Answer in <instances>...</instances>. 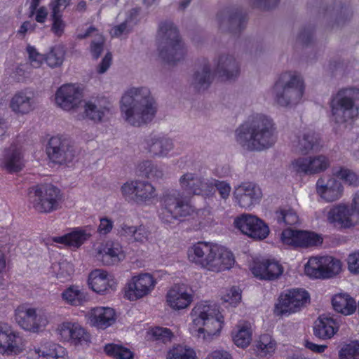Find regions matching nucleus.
<instances>
[{
	"mask_svg": "<svg viewBox=\"0 0 359 359\" xmlns=\"http://www.w3.org/2000/svg\"><path fill=\"white\" fill-rule=\"evenodd\" d=\"M167 359H197V355L191 347L179 344L173 345L169 349Z\"/></svg>",
	"mask_w": 359,
	"mask_h": 359,
	"instance_id": "37998d69",
	"label": "nucleus"
},
{
	"mask_svg": "<svg viewBox=\"0 0 359 359\" xmlns=\"http://www.w3.org/2000/svg\"><path fill=\"white\" fill-rule=\"evenodd\" d=\"M107 355L114 359H133L134 353L130 349L121 344L109 343L104 346Z\"/></svg>",
	"mask_w": 359,
	"mask_h": 359,
	"instance_id": "c03bdc74",
	"label": "nucleus"
},
{
	"mask_svg": "<svg viewBox=\"0 0 359 359\" xmlns=\"http://www.w3.org/2000/svg\"><path fill=\"white\" fill-rule=\"evenodd\" d=\"M136 172L147 178H161L163 175V170L154 165L151 161H144L139 163Z\"/></svg>",
	"mask_w": 359,
	"mask_h": 359,
	"instance_id": "49530a36",
	"label": "nucleus"
},
{
	"mask_svg": "<svg viewBox=\"0 0 359 359\" xmlns=\"http://www.w3.org/2000/svg\"><path fill=\"white\" fill-rule=\"evenodd\" d=\"M305 273L310 278L325 279L323 257L310 258L305 265Z\"/></svg>",
	"mask_w": 359,
	"mask_h": 359,
	"instance_id": "a18cd8bd",
	"label": "nucleus"
},
{
	"mask_svg": "<svg viewBox=\"0 0 359 359\" xmlns=\"http://www.w3.org/2000/svg\"><path fill=\"white\" fill-rule=\"evenodd\" d=\"M233 224L243 233L255 240H263L269 233V226L262 219L250 214H242L237 217Z\"/></svg>",
	"mask_w": 359,
	"mask_h": 359,
	"instance_id": "f8f14e48",
	"label": "nucleus"
},
{
	"mask_svg": "<svg viewBox=\"0 0 359 359\" xmlns=\"http://www.w3.org/2000/svg\"><path fill=\"white\" fill-rule=\"evenodd\" d=\"M246 15L238 8H228L226 11V32L239 34L246 26Z\"/></svg>",
	"mask_w": 359,
	"mask_h": 359,
	"instance_id": "2f4dec72",
	"label": "nucleus"
},
{
	"mask_svg": "<svg viewBox=\"0 0 359 359\" xmlns=\"http://www.w3.org/2000/svg\"><path fill=\"white\" fill-rule=\"evenodd\" d=\"M147 334L151 336L154 341H158L164 344L170 341L173 337V334L170 329L158 326L151 328Z\"/></svg>",
	"mask_w": 359,
	"mask_h": 359,
	"instance_id": "864d4df0",
	"label": "nucleus"
},
{
	"mask_svg": "<svg viewBox=\"0 0 359 359\" xmlns=\"http://www.w3.org/2000/svg\"><path fill=\"white\" fill-rule=\"evenodd\" d=\"M312 39L313 30L310 27L302 29L297 36V40L303 44H309Z\"/></svg>",
	"mask_w": 359,
	"mask_h": 359,
	"instance_id": "69168bd1",
	"label": "nucleus"
},
{
	"mask_svg": "<svg viewBox=\"0 0 359 359\" xmlns=\"http://www.w3.org/2000/svg\"><path fill=\"white\" fill-rule=\"evenodd\" d=\"M68 151L65 140L60 135L51 137L46 147L48 158L55 164L65 163L68 160Z\"/></svg>",
	"mask_w": 359,
	"mask_h": 359,
	"instance_id": "b1692460",
	"label": "nucleus"
},
{
	"mask_svg": "<svg viewBox=\"0 0 359 359\" xmlns=\"http://www.w3.org/2000/svg\"><path fill=\"white\" fill-rule=\"evenodd\" d=\"M323 264L325 279L332 278L339 274L341 271V262L333 257H323Z\"/></svg>",
	"mask_w": 359,
	"mask_h": 359,
	"instance_id": "de8ad7c7",
	"label": "nucleus"
},
{
	"mask_svg": "<svg viewBox=\"0 0 359 359\" xmlns=\"http://www.w3.org/2000/svg\"><path fill=\"white\" fill-rule=\"evenodd\" d=\"M168 305L175 309L180 310L187 308L192 302V294L186 291H182L176 287L168 290L166 295Z\"/></svg>",
	"mask_w": 359,
	"mask_h": 359,
	"instance_id": "473e14b6",
	"label": "nucleus"
},
{
	"mask_svg": "<svg viewBox=\"0 0 359 359\" xmlns=\"http://www.w3.org/2000/svg\"><path fill=\"white\" fill-rule=\"evenodd\" d=\"M180 184L187 195H201L205 198L212 196L217 191L222 198H224V181L215 180L208 183L196 174L186 173L180 179Z\"/></svg>",
	"mask_w": 359,
	"mask_h": 359,
	"instance_id": "1a4fd4ad",
	"label": "nucleus"
},
{
	"mask_svg": "<svg viewBox=\"0 0 359 359\" xmlns=\"http://www.w3.org/2000/svg\"><path fill=\"white\" fill-rule=\"evenodd\" d=\"M337 331V323L331 317L320 316L315 322L313 333L319 339H331Z\"/></svg>",
	"mask_w": 359,
	"mask_h": 359,
	"instance_id": "7c9ffc66",
	"label": "nucleus"
},
{
	"mask_svg": "<svg viewBox=\"0 0 359 359\" xmlns=\"http://www.w3.org/2000/svg\"><path fill=\"white\" fill-rule=\"evenodd\" d=\"M99 253L102 263L108 266L118 264L126 257L122 246L117 242H107Z\"/></svg>",
	"mask_w": 359,
	"mask_h": 359,
	"instance_id": "c756f323",
	"label": "nucleus"
},
{
	"mask_svg": "<svg viewBox=\"0 0 359 359\" xmlns=\"http://www.w3.org/2000/svg\"><path fill=\"white\" fill-rule=\"evenodd\" d=\"M158 38L159 56L165 63L175 65L184 58L186 48L172 22L165 20L160 23Z\"/></svg>",
	"mask_w": 359,
	"mask_h": 359,
	"instance_id": "39448f33",
	"label": "nucleus"
},
{
	"mask_svg": "<svg viewBox=\"0 0 359 359\" xmlns=\"http://www.w3.org/2000/svg\"><path fill=\"white\" fill-rule=\"evenodd\" d=\"M114 226V222L106 217H102L100 219V224L97 228V231L101 235H107L112 230Z\"/></svg>",
	"mask_w": 359,
	"mask_h": 359,
	"instance_id": "0e129e2a",
	"label": "nucleus"
},
{
	"mask_svg": "<svg viewBox=\"0 0 359 359\" xmlns=\"http://www.w3.org/2000/svg\"><path fill=\"white\" fill-rule=\"evenodd\" d=\"M252 324L248 321H239L233 332L232 337L235 344L241 348L249 346L252 341Z\"/></svg>",
	"mask_w": 359,
	"mask_h": 359,
	"instance_id": "c9c22d12",
	"label": "nucleus"
},
{
	"mask_svg": "<svg viewBox=\"0 0 359 359\" xmlns=\"http://www.w3.org/2000/svg\"><path fill=\"white\" fill-rule=\"evenodd\" d=\"M332 121L337 125L353 121L359 115V88L346 87L338 90L330 99Z\"/></svg>",
	"mask_w": 359,
	"mask_h": 359,
	"instance_id": "20e7f679",
	"label": "nucleus"
},
{
	"mask_svg": "<svg viewBox=\"0 0 359 359\" xmlns=\"http://www.w3.org/2000/svg\"><path fill=\"white\" fill-rule=\"evenodd\" d=\"M109 108L103 107L97 108V106L90 102H86L85 105V113L87 117L94 121H101L107 114L109 113Z\"/></svg>",
	"mask_w": 359,
	"mask_h": 359,
	"instance_id": "3c124183",
	"label": "nucleus"
},
{
	"mask_svg": "<svg viewBox=\"0 0 359 359\" xmlns=\"http://www.w3.org/2000/svg\"><path fill=\"white\" fill-rule=\"evenodd\" d=\"M237 142L248 151H261L272 147L277 140L272 118L257 114L248 117L236 130Z\"/></svg>",
	"mask_w": 359,
	"mask_h": 359,
	"instance_id": "f257e3e1",
	"label": "nucleus"
},
{
	"mask_svg": "<svg viewBox=\"0 0 359 359\" xmlns=\"http://www.w3.org/2000/svg\"><path fill=\"white\" fill-rule=\"evenodd\" d=\"M91 324L98 329L105 330L116 321V312L110 307L93 308L89 313Z\"/></svg>",
	"mask_w": 359,
	"mask_h": 359,
	"instance_id": "cd10ccee",
	"label": "nucleus"
},
{
	"mask_svg": "<svg viewBox=\"0 0 359 359\" xmlns=\"http://www.w3.org/2000/svg\"><path fill=\"white\" fill-rule=\"evenodd\" d=\"M15 319L19 326L25 330L37 332L41 327L36 309L27 308L25 305L17 307L15 311Z\"/></svg>",
	"mask_w": 359,
	"mask_h": 359,
	"instance_id": "393cba45",
	"label": "nucleus"
},
{
	"mask_svg": "<svg viewBox=\"0 0 359 359\" xmlns=\"http://www.w3.org/2000/svg\"><path fill=\"white\" fill-rule=\"evenodd\" d=\"M0 165L8 173L21 171L25 166L21 149L12 144L9 148L5 149Z\"/></svg>",
	"mask_w": 359,
	"mask_h": 359,
	"instance_id": "a878e982",
	"label": "nucleus"
},
{
	"mask_svg": "<svg viewBox=\"0 0 359 359\" xmlns=\"http://www.w3.org/2000/svg\"><path fill=\"white\" fill-rule=\"evenodd\" d=\"M51 20L53 21L51 31L54 33L55 35L61 36L64 33L66 26L65 22L62 20V12H57L55 8L54 12L52 11L51 13Z\"/></svg>",
	"mask_w": 359,
	"mask_h": 359,
	"instance_id": "13d9d810",
	"label": "nucleus"
},
{
	"mask_svg": "<svg viewBox=\"0 0 359 359\" xmlns=\"http://www.w3.org/2000/svg\"><path fill=\"white\" fill-rule=\"evenodd\" d=\"M121 111L133 126H141L152 121L156 113L154 99L146 87L131 88L121 100Z\"/></svg>",
	"mask_w": 359,
	"mask_h": 359,
	"instance_id": "f03ea898",
	"label": "nucleus"
},
{
	"mask_svg": "<svg viewBox=\"0 0 359 359\" xmlns=\"http://www.w3.org/2000/svg\"><path fill=\"white\" fill-rule=\"evenodd\" d=\"M240 66L233 56L226 57V81L233 80L238 76Z\"/></svg>",
	"mask_w": 359,
	"mask_h": 359,
	"instance_id": "6e6d98bb",
	"label": "nucleus"
},
{
	"mask_svg": "<svg viewBox=\"0 0 359 359\" xmlns=\"http://www.w3.org/2000/svg\"><path fill=\"white\" fill-rule=\"evenodd\" d=\"M160 201L162 208L159 218L164 224H171L175 220L181 221L195 210L187 197H184L177 189L165 191Z\"/></svg>",
	"mask_w": 359,
	"mask_h": 359,
	"instance_id": "423d86ee",
	"label": "nucleus"
},
{
	"mask_svg": "<svg viewBox=\"0 0 359 359\" xmlns=\"http://www.w3.org/2000/svg\"><path fill=\"white\" fill-rule=\"evenodd\" d=\"M120 233L122 236H130L137 242L144 243L148 240L150 232L144 225L133 226L123 224L121 226Z\"/></svg>",
	"mask_w": 359,
	"mask_h": 359,
	"instance_id": "79ce46f5",
	"label": "nucleus"
},
{
	"mask_svg": "<svg viewBox=\"0 0 359 359\" xmlns=\"http://www.w3.org/2000/svg\"><path fill=\"white\" fill-rule=\"evenodd\" d=\"M348 269L351 273L359 274V252H354L348 257Z\"/></svg>",
	"mask_w": 359,
	"mask_h": 359,
	"instance_id": "e2e57ef3",
	"label": "nucleus"
},
{
	"mask_svg": "<svg viewBox=\"0 0 359 359\" xmlns=\"http://www.w3.org/2000/svg\"><path fill=\"white\" fill-rule=\"evenodd\" d=\"M241 290L236 286L231 287L226 294V302L233 307H236L241 302Z\"/></svg>",
	"mask_w": 359,
	"mask_h": 359,
	"instance_id": "052dcab7",
	"label": "nucleus"
},
{
	"mask_svg": "<svg viewBox=\"0 0 359 359\" xmlns=\"http://www.w3.org/2000/svg\"><path fill=\"white\" fill-rule=\"evenodd\" d=\"M336 175L350 186L358 187L359 185L358 176L350 169L341 168L336 172Z\"/></svg>",
	"mask_w": 359,
	"mask_h": 359,
	"instance_id": "4d7b16f0",
	"label": "nucleus"
},
{
	"mask_svg": "<svg viewBox=\"0 0 359 359\" xmlns=\"http://www.w3.org/2000/svg\"><path fill=\"white\" fill-rule=\"evenodd\" d=\"M87 238L88 235L85 230L76 229L63 236H53L51 241L65 246L79 248L87 240Z\"/></svg>",
	"mask_w": 359,
	"mask_h": 359,
	"instance_id": "e433bc0d",
	"label": "nucleus"
},
{
	"mask_svg": "<svg viewBox=\"0 0 359 359\" xmlns=\"http://www.w3.org/2000/svg\"><path fill=\"white\" fill-rule=\"evenodd\" d=\"M275 219L280 225H294L298 223L299 217L292 209H280L275 213Z\"/></svg>",
	"mask_w": 359,
	"mask_h": 359,
	"instance_id": "8fccbe9b",
	"label": "nucleus"
},
{
	"mask_svg": "<svg viewBox=\"0 0 359 359\" xmlns=\"http://www.w3.org/2000/svg\"><path fill=\"white\" fill-rule=\"evenodd\" d=\"M88 282L90 288L100 294H104L109 290H114L116 287L114 278L107 271L101 269L91 271Z\"/></svg>",
	"mask_w": 359,
	"mask_h": 359,
	"instance_id": "5701e85b",
	"label": "nucleus"
},
{
	"mask_svg": "<svg viewBox=\"0 0 359 359\" xmlns=\"http://www.w3.org/2000/svg\"><path fill=\"white\" fill-rule=\"evenodd\" d=\"M27 51L31 65L34 67H39L44 62V55L39 53L34 46L28 45Z\"/></svg>",
	"mask_w": 359,
	"mask_h": 359,
	"instance_id": "bf43d9fd",
	"label": "nucleus"
},
{
	"mask_svg": "<svg viewBox=\"0 0 359 359\" xmlns=\"http://www.w3.org/2000/svg\"><path fill=\"white\" fill-rule=\"evenodd\" d=\"M23 349V339L19 333L13 331L8 323L0 322V353L18 355Z\"/></svg>",
	"mask_w": 359,
	"mask_h": 359,
	"instance_id": "dca6fc26",
	"label": "nucleus"
},
{
	"mask_svg": "<svg viewBox=\"0 0 359 359\" xmlns=\"http://www.w3.org/2000/svg\"><path fill=\"white\" fill-rule=\"evenodd\" d=\"M112 60V55L111 53H107L102 58L98 68L97 72L100 74L104 73L110 67Z\"/></svg>",
	"mask_w": 359,
	"mask_h": 359,
	"instance_id": "338daca9",
	"label": "nucleus"
},
{
	"mask_svg": "<svg viewBox=\"0 0 359 359\" xmlns=\"http://www.w3.org/2000/svg\"><path fill=\"white\" fill-rule=\"evenodd\" d=\"M256 348L257 352L262 355H271L276 350V342L271 335L264 334L261 335L257 341Z\"/></svg>",
	"mask_w": 359,
	"mask_h": 359,
	"instance_id": "09e8293b",
	"label": "nucleus"
},
{
	"mask_svg": "<svg viewBox=\"0 0 359 359\" xmlns=\"http://www.w3.org/2000/svg\"><path fill=\"white\" fill-rule=\"evenodd\" d=\"M34 351L39 357L45 359H65L67 356L66 348L53 342H46L39 347L35 348Z\"/></svg>",
	"mask_w": 359,
	"mask_h": 359,
	"instance_id": "f704fd0d",
	"label": "nucleus"
},
{
	"mask_svg": "<svg viewBox=\"0 0 359 359\" xmlns=\"http://www.w3.org/2000/svg\"><path fill=\"white\" fill-rule=\"evenodd\" d=\"M156 280L149 273H141L134 276L128 283L125 296L130 301H135L147 295L154 289Z\"/></svg>",
	"mask_w": 359,
	"mask_h": 359,
	"instance_id": "a211bd4d",
	"label": "nucleus"
},
{
	"mask_svg": "<svg viewBox=\"0 0 359 359\" xmlns=\"http://www.w3.org/2000/svg\"><path fill=\"white\" fill-rule=\"evenodd\" d=\"M249 4L254 8L262 10H269L275 8L280 0H248Z\"/></svg>",
	"mask_w": 359,
	"mask_h": 359,
	"instance_id": "680f3d73",
	"label": "nucleus"
},
{
	"mask_svg": "<svg viewBox=\"0 0 359 359\" xmlns=\"http://www.w3.org/2000/svg\"><path fill=\"white\" fill-rule=\"evenodd\" d=\"M64 60V52L59 47H52L50 51L44 55V62L50 67L60 66Z\"/></svg>",
	"mask_w": 359,
	"mask_h": 359,
	"instance_id": "603ef678",
	"label": "nucleus"
},
{
	"mask_svg": "<svg viewBox=\"0 0 359 359\" xmlns=\"http://www.w3.org/2000/svg\"><path fill=\"white\" fill-rule=\"evenodd\" d=\"M318 135L311 130L301 133L293 140V146L299 153L307 154L311 151L318 150L320 146Z\"/></svg>",
	"mask_w": 359,
	"mask_h": 359,
	"instance_id": "c85d7f7f",
	"label": "nucleus"
},
{
	"mask_svg": "<svg viewBox=\"0 0 359 359\" xmlns=\"http://www.w3.org/2000/svg\"><path fill=\"white\" fill-rule=\"evenodd\" d=\"M57 332L62 341L74 346L88 345L90 342V334L78 323L63 322Z\"/></svg>",
	"mask_w": 359,
	"mask_h": 359,
	"instance_id": "4468645a",
	"label": "nucleus"
},
{
	"mask_svg": "<svg viewBox=\"0 0 359 359\" xmlns=\"http://www.w3.org/2000/svg\"><path fill=\"white\" fill-rule=\"evenodd\" d=\"M219 311L215 308L212 309L210 304L199 303L197 304L191 311V316L194 317L193 323L198 327L199 333H205V332L210 333L211 330L208 331L205 330L210 328L209 325L216 324L220 327L222 322L219 319Z\"/></svg>",
	"mask_w": 359,
	"mask_h": 359,
	"instance_id": "2eb2a0df",
	"label": "nucleus"
},
{
	"mask_svg": "<svg viewBox=\"0 0 359 359\" xmlns=\"http://www.w3.org/2000/svg\"><path fill=\"white\" fill-rule=\"evenodd\" d=\"M330 166L329 158L324 155L302 156L291 163L292 170L298 174L312 175L324 172Z\"/></svg>",
	"mask_w": 359,
	"mask_h": 359,
	"instance_id": "ddd939ff",
	"label": "nucleus"
},
{
	"mask_svg": "<svg viewBox=\"0 0 359 359\" xmlns=\"http://www.w3.org/2000/svg\"><path fill=\"white\" fill-rule=\"evenodd\" d=\"M233 195L239 206L248 208L259 203L262 193L256 184L245 183L236 188Z\"/></svg>",
	"mask_w": 359,
	"mask_h": 359,
	"instance_id": "412c9836",
	"label": "nucleus"
},
{
	"mask_svg": "<svg viewBox=\"0 0 359 359\" xmlns=\"http://www.w3.org/2000/svg\"><path fill=\"white\" fill-rule=\"evenodd\" d=\"M29 201L39 213H50L60 208L62 194L52 184H37L28 189Z\"/></svg>",
	"mask_w": 359,
	"mask_h": 359,
	"instance_id": "0eeeda50",
	"label": "nucleus"
},
{
	"mask_svg": "<svg viewBox=\"0 0 359 359\" xmlns=\"http://www.w3.org/2000/svg\"><path fill=\"white\" fill-rule=\"evenodd\" d=\"M188 259L192 263L212 271L222 269L224 259L217 245L199 241L188 249Z\"/></svg>",
	"mask_w": 359,
	"mask_h": 359,
	"instance_id": "6e6552de",
	"label": "nucleus"
},
{
	"mask_svg": "<svg viewBox=\"0 0 359 359\" xmlns=\"http://www.w3.org/2000/svg\"><path fill=\"white\" fill-rule=\"evenodd\" d=\"M214 74L210 71V66L207 60H203L201 72H196L194 74V84L198 91L207 89L212 81Z\"/></svg>",
	"mask_w": 359,
	"mask_h": 359,
	"instance_id": "ea45409f",
	"label": "nucleus"
},
{
	"mask_svg": "<svg viewBox=\"0 0 359 359\" xmlns=\"http://www.w3.org/2000/svg\"><path fill=\"white\" fill-rule=\"evenodd\" d=\"M281 241L284 244L302 248L314 246L323 243V238L313 232L294 230L290 228L282 231Z\"/></svg>",
	"mask_w": 359,
	"mask_h": 359,
	"instance_id": "f3484780",
	"label": "nucleus"
},
{
	"mask_svg": "<svg viewBox=\"0 0 359 359\" xmlns=\"http://www.w3.org/2000/svg\"><path fill=\"white\" fill-rule=\"evenodd\" d=\"M35 20L39 23H44L48 17V11L45 6L38 7L34 11Z\"/></svg>",
	"mask_w": 359,
	"mask_h": 359,
	"instance_id": "774afa93",
	"label": "nucleus"
},
{
	"mask_svg": "<svg viewBox=\"0 0 359 359\" xmlns=\"http://www.w3.org/2000/svg\"><path fill=\"white\" fill-rule=\"evenodd\" d=\"M309 294L302 289H292L282 293L275 306L277 316L299 311L309 301Z\"/></svg>",
	"mask_w": 359,
	"mask_h": 359,
	"instance_id": "9b49d317",
	"label": "nucleus"
},
{
	"mask_svg": "<svg viewBox=\"0 0 359 359\" xmlns=\"http://www.w3.org/2000/svg\"><path fill=\"white\" fill-rule=\"evenodd\" d=\"M121 193L126 201L137 205L149 204L156 196V189L151 183L140 180L124 183Z\"/></svg>",
	"mask_w": 359,
	"mask_h": 359,
	"instance_id": "9d476101",
	"label": "nucleus"
},
{
	"mask_svg": "<svg viewBox=\"0 0 359 359\" xmlns=\"http://www.w3.org/2000/svg\"><path fill=\"white\" fill-rule=\"evenodd\" d=\"M149 152L154 156H166L172 149V142L164 136L151 137L147 140Z\"/></svg>",
	"mask_w": 359,
	"mask_h": 359,
	"instance_id": "4c0bfd02",
	"label": "nucleus"
},
{
	"mask_svg": "<svg viewBox=\"0 0 359 359\" xmlns=\"http://www.w3.org/2000/svg\"><path fill=\"white\" fill-rule=\"evenodd\" d=\"M82 99L80 89L72 84H65L55 93V102L64 110L69 111L78 107Z\"/></svg>",
	"mask_w": 359,
	"mask_h": 359,
	"instance_id": "aec40b11",
	"label": "nucleus"
},
{
	"mask_svg": "<svg viewBox=\"0 0 359 359\" xmlns=\"http://www.w3.org/2000/svg\"><path fill=\"white\" fill-rule=\"evenodd\" d=\"M323 212L327 222L337 229H348L353 226L351 210L346 204L339 203L325 209Z\"/></svg>",
	"mask_w": 359,
	"mask_h": 359,
	"instance_id": "6ab92c4d",
	"label": "nucleus"
},
{
	"mask_svg": "<svg viewBox=\"0 0 359 359\" xmlns=\"http://www.w3.org/2000/svg\"><path fill=\"white\" fill-rule=\"evenodd\" d=\"M339 359H359V341L344 346L339 351Z\"/></svg>",
	"mask_w": 359,
	"mask_h": 359,
	"instance_id": "5fc2aeb1",
	"label": "nucleus"
},
{
	"mask_svg": "<svg viewBox=\"0 0 359 359\" xmlns=\"http://www.w3.org/2000/svg\"><path fill=\"white\" fill-rule=\"evenodd\" d=\"M305 91L304 81L297 72L281 73L271 88V95L277 106L290 108L299 104Z\"/></svg>",
	"mask_w": 359,
	"mask_h": 359,
	"instance_id": "7ed1b4c3",
	"label": "nucleus"
},
{
	"mask_svg": "<svg viewBox=\"0 0 359 359\" xmlns=\"http://www.w3.org/2000/svg\"><path fill=\"white\" fill-rule=\"evenodd\" d=\"M61 297L66 304L73 306H83L89 300L88 292L78 285L68 287L62 292Z\"/></svg>",
	"mask_w": 359,
	"mask_h": 359,
	"instance_id": "72a5a7b5",
	"label": "nucleus"
},
{
	"mask_svg": "<svg viewBox=\"0 0 359 359\" xmlns=\"http://www.w3.org/2000/svg\"><path fill=\"white\" fill-rule=\"evenodd\" d=\"M316 191L325 201L332 202L341 197L344 189L341 183L335 178H330L326 183H324L323 180L318 179Z\"/></svg>",
	"mask_w": 359,
	"mask_h": 359,
	"instance_id": "bb28decb",
	"label": "nucleus"
},
{
	"mask_svg": "<svg viewBox=\"0 0 359 359\" xmlns=\"http://www.w3.org/2000/svg\"><path fill=\"white\" fill-rule=\"evenodd\" d=\"M332 303L334 310L344 315H351L356 310V302L347 294H338L333 297Z\"/></svg>",
	"mask_w": 359,
	"mask_h": 359,
	"instance_id": "58836bf2",
	"label": "nucleus"
},
{
	"mask_svg": "<svg viewBox=\"0 0 359 359\" xmlns=\"http://www.w3.org/2000/svg\"><path fill=\"white\" fill-rule=\"evenodd\" d=\"M250 270L254 276L260 280H274L283 272V266L278 262L269 259L255 261Z\"/></svg>",
	"mask_w": 359,
	"mask_h": 359,
	"instance_id": "4be33fe9",
	"label": "nucleus"
},
{
	"mask_svg": "<svg viewBox=\"0 0 359 359\" xmlns=\"http://www.w3.org/2000/svg\"><path fill=\"white\" fill-rule=\"evenodd\" d=\"M10 105L15 112L27 114L33 109V101L24 92H19L13 97Z\"/></svg>",
	"mask_w": 359,
	"mask_h": 359,
	"instance_id": "a19ab883",
	"label": "nucleus"
}]
</instances>
